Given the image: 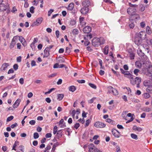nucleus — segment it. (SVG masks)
Instances as JSON below:
<instances>
[{"mask_svg": "<svg viewBox=\"0 0 152 152\" xmlns=\"http://www.w3.org/2000/svg\"><path fill=\"white\" fill-rule=\"evenodd\" d=\"M125 76L130 79V81L131 82V80H132L133 79V75L131 74L129 72Z\"/></svg>", "mask_w": 152, "mask_h": 152, "instance_id": "obj_26", "label": "nucleus"}, {"mask_svg": "<svg viewBox=\"0 0 152 152\" xmlns=\"http://www.w3.org/2000/svg\"><path fill=\"white\" fill-rule=\"evenodd\" d=\"M108 46L106 45L104 49L103 52L105 55H107L108 53Z\"/></svg>", "mask_w": 152, "mask_h": 152, "instance_id": "obj_29", "label": "nucleus"}, {"mask_svg": "<svg viewBox=\"0 0 152 152\" xmlns=\"http://www.w3.org/2000/svg\"><path fill=\"white\" fill-rule=\"evenodd\" d=\"M18 126V124L16 123H15L14 124H12L11 126V127L12 129L17 126Z\"/></svg>", "mask_w": 152, "mask_h": 152, "instance_id": "obj_60", "label": "nucleus"}, {"mask_svg": "<svg viewBox=\"0 0 152 152\" xmlns=\"http://www.w3.org/2000/svg\"><path fill=\"white\" fill-rule=\"evenodd\" d=\"M88 147L89 149H91V150H92V148H96L93 144H89L88 145Z\"/></svg>", "mask_w": 152, "mask_h": 152, "instance_id": "obj_46", "label": "nucleus"}, {"mask_svg": "<svg viewBox=\"0 0 152 152\" xmlns=\"http://www.w3.org/2000/svg\"><path fill=\"white\" fill-rule=\"evenodd\" d=\"M146 42L148 45H151L152 46V39L149 38L147 39Z\"/></svg>", "mask_w": 152, "mask_h": 152, "instance_id": "obj_35", "label": "nucleus"}, {"mask_svg": "<svg viewBox=\"0 0 152 152\" xmlns=\"http://www.w3.org/2000/svg\"><path fill=\"white\" fill-rule=\"evenodd\" d=\"M140 17L138 14H136L134 16H131L129 18V26L131 28H134L135 24L134 22L136 20H139Z\"/></svg>", "mask_w": 152, "mask_h": 152, "instance_id": "obj_2", "label": "nucleus"}, {"mask_svg": "<svg viewBox=\"0 0 152 152\" xmlns=\"http://www.w3.org/2000/svg\"><path fill=\"white\" fill-rule=\"evenodd\" d=\"M77 81L79 83H85V81L84 80H77Z\"/></svg>", "mask_w": 152, "mask_h": 152, "instance_id": "obj_61", "label": "nucleus"}, {"mask_svg": "<svg viewBox=\"0 0 152 152\" xmlns=\"http://www.w3.org/2000/svg\"><path fill=\"white\" fill-rule=\"evenodd\" d=\"M142 72L146 76H150L152 74V64H150L146 68L142 69Z\"/></svg>", "mask_w": 152, "mask_h": 152, "instance_id": "obj_3", "label": "nucleus"}, {"mask_svg": "<svg viewBox=\"0 0 152 152\" xmlns=\"http://www.w3.org/2000/svg\"><path fill=\"white\" fill-rule=\"evenodd\" d=\"M90 122V120L89 119H88L86 121V123L85 125V126L87 127L88 126Z\"/></svg>", "mask_w": 152, "mask_h": 152, "instance_id": "obj_51", "label": "nucleus"}, {"mask_svg": "<svg viewBox=\"0 0 152 152\" xmlns=\"http://www.w3.org/2000/svg\"><path fill=\"white\" fill-rule=\"evenodd\" d=\"M151 110V108L149 107H144V111H145L146 112H149Z\"/></svg>", "mask_w": 152, "mask_h": 152, "instance_id": "obj_49", "label": "nucleus"}, {"mask_svg": "<svg viewBox=\"0 0 152 152\" xmlns=\"http://www.w3.org/2000/svg\"><path fill=\"white\" fill-rule=\"evenodd\" d=\"M43 20V18L42 17L38 18L37 19L36 21L32 23L31 25V26L33 27L34 26L39 25L41 23Z\"/></svg>", "mask_w": 152, "mask_h": 152, "instance_id": "obj_5", "label": "nucleus"}, {"mask_svg": "<svg viewBox=\"0 0 152 152\" xmlns=\"http://www.w3.org/2000/svg\"><path fill=\"white\" fill-rule=\"evenodd\" d=\"M31 65L32 66H34L36 65V62L34 60H32L31 61Z\"/></svg>", "mask_w": 152, "mask_h": 152, "instance_id": "obj_64", "label": "nucleus"}, {"mask_svg": "<svg viewBox=\"0 0 152 152\" xmlns=\"http://www.w3.org/2000/svg\"><path fill=\"white\" fill-rule=\"evenodd\" d=\"M62 130L63 129H61L58 131L56 134L57 138L58 139H59L62 137Z\"/></svg>", "mask_w": 152, "mask_h": 152, "instance_id": "obj_22", "label": "nucleus"}, {"mask_svg": "<svg viewBox=\"0 0 152 152\" xmlns=\"http://www.w3.org/2000/svg\"><path fill=\"white\" fill-rule=\"evenodd\" d=\"M70 48L68 47H66L65 50V53L67 54H69L71 52Z\"/></svg>", "mask_w": 152, "mask_h": 152, "instance_id": "obj_44", "label": "nucleus"}, {"mask_svg": "<svg viewBox=\"0 0 152 152\" xmlns=\"http://www.w3.org/2000/svg\"><path fill=\"white\" fill-rule=\"evenodd\" d=\"M140 25L141 27L143 28L145 27V23L144 22H142L140 23Z\"/></svg>", "mask_w": 152, "mask_h": 152, "instance_id": "obj_59", "label": "nucleus"}, {"mask_svg": "<svg viewBox=\"0 0 152 152\" xmlns=\"http://www.w3.org/2000/svg\"><path fill=\"white\" fill-rule=\"evenodd\" d=\"M94 125L97 128H103L105 126L106 124L101 122L98 121L95 123Z\"/></svg>", "mask_w": 152, "mask_h": 152, "instance_id": "obj_6", "label": "nucleus"}, {"mask_svg": "<svg viewBox=\"0 0 152 152\" xmlns=\"http://www.w3.org/2000/svg\"><path fill=\"white\" fill-rule=\"evenodd\" d=\"M89 11V9L88 7H84L82 8L80 10L81 13L83 15H85L87 14Z\"/></svg>", "mask_w": 152, "mask_h": 152, "instance_id": "obj_13", "label": "nucleus"}, {"mask_svg": "<svg viewBox=\"0 0 152 152\" xmlns=\"http://www.w3.org/2000/svg\"><path fill=\"white\" fill-rule=\"evenodd\" d=\"M18 36H15L12 39L10 46V49H11L14 48L16 43L15 40L18 39Z\"/></svg>", "mask_w": 152, "mask_h": 152, "instance_id": "obj_9", "label": "nucleus"}, {"mask_svg": "<svg viewBox=\"0 0 152 152\" xmlns=\"http://www.w3.org/2000/svg\"><path fill=\"white\" fill-rule=\"evenodd\" d=\"M80 126V124L78 123H77L75 124L74 126V127L76 129H77Z\"/></svg>", "mask_w": 152, "mask_h": 152, "instance_id": "obj_58", "label": "nucleus"}, {"mask_svg": "<svg viewBox=\"0 0 152 152\" xmlns=\"http://www.w3.org/2000/svg\"><path fill=\"white\" fill-rule=\"evenodd\" d=\"M143 96L145 99H148L150 97V95L148 93H145L142 95Z\"/></svg>", "mask_w": 152, "mask_h": 152, "instance_id": "obj_30", "label": "nucleus"}, {"mask_svg": "<svg viewBox=\"0 0 152 152\" xmlns=\"http://www.w3.org/2000/svg\"><path fill=\"white\" fill-rule=\"evenodd\" d=\"M143 39L139 38L138 37H135L134 39V42L137 46L140 45L142 43V41Z\"/></svg>", "mask_w": 152, "mask_h": 152, "instance_id": "obj_12", "label": "nucleus"}, {"mask_svg": "<svg viewBox=\"0 0 152 152\" xmlns=\"http://www.w3.org/2000/svg\"><path fill=\"white\" fill-rule=\"evenodd\" d=\"M19 83L21 85L23 84L24 83V80L23 78H21L19 79Z\"/></svg>", "mask_w": 152, "mask_h": 152, "instance_id": "obj_57", "label": "nucleus"}, {"mask_svg": "<svg viewBox=\"0 0 152 152\" xmlns=\"http://www.w3.org/2000/svg\"><path fill=\"white\" fill-rule=\"evenodd\" d=\"M108 91L110 93H112L115 95H117L118 94V92L113 87L110 86L109 87Z\"/></svg>", "mask_w": 152, "mask_h": 152, "instance_id": "obj_10", "label": "nucleus"}, {"mask_svg": "<svg viewBox=\"0 0 152 152\" xmlns=\"http://www.w3.org/2000/svg\"><path fill=\"white\" fill-rule=\"evenodd\" d=\"M69 90L72 92H74L76 89L75 87L74 86H70L69 88Z\"/></svg>", "mask_w": 152, "mask_h": 152, "instance_id": "obj_32", "label": "nucleus"}, {"mask_svg": "<svg viewBox=\"0 0 152 152\" xmlns=\"http://www.w3.org/2000/svg\"><path fill=\"white\" fill-rule=\"evenodd\" d=\"M129 7L127 10L128 13L131 16H134L136 14L135 13L136 12L138 13L143 11L145 10V7L143 5L141 4L139 6L137 4H133L129 3Z\"/></svg>", "mask_w": 152, "mask_h": 152, "instance_id": "obj_1", "label": "nucleus"}, {"mask_svg": "<svg viewBox=\"0 0 152 152\" xmlns=\"http://www.w3.org/2000/svg\"><path fill=\"white\" fill-rule=\"evenodd\" d=\"M24 147L23 145L19 146L17 150V152H24Z\"/></svg>", "mask_w": 152, "mask_h": 152, "instance_id": "obj_25", "label": "nucleus"}, {"mask_svg": "<svg viewBox=\"0 0 152 152\" xmlns=\"http://www.w3.org/2000/svg\"><path fill=\"white\" fill-rule=\"evenodd\" d=\"M141 45L142 46V47L144 49L145 51L147 52L148 53L150 52V48L149 46L145 44H143Z\"/></svg>", "mask_w": 152, "mask_h": 152, "instance_id": "obj_18", "label": "nucleus"}, {"mask_svg": "<svg viewBox=\"0 0 152 152\" xmlns=\"http://www.w3.org/2000/svg\"><path fill=\"white\" fill-rule=\"evenodd\" d=\"M64 96V94H57V99L59 101L62 100Z\"/></svg>", "mask_w": 152, "mask_h": 152, "instance_id": "obj_27", "label": "nucleus"}, {"mask_svg": "<svg viewBox=\"0 0 152 152\" xmlns=\"http://www.w3.org/2000/svg\"><path fill=\"white\" fill-rule=\"evenodd\" d=\"M140 70L137 69H135L134 71V75H135L136 76H137L138 75V73L139 72Z\"/></svg>", "mask_w": 152, "mask_h": 152, "instance_id": "obj_42", "label": "nucleus"}, {"mask_svg": "<svg viewBox=\"0 0 152 152\" xmlns=\"http://www.w3.org/2000/svg\"><path fill=\"white\" fill-rule=\"evenodd\" d=\"M76 23V21L75 20L72 19L71 20L70 23V25L71 26H73Z\"/></svg>", "mask_w": 152, "mask_h": 152, "instance_id": "obj_38", "label": "nucleus"}, {"mask_svg": "<svg viewBox=\"0 0 152 152\" xmlns=\"http://www.w3.org/2000/svg\"><path fill=\"white\" fill-rule=\"evenodd\" d=\"M150 83L149 81L148 80H145L143 83V85L145 87L149 86H150Z\"/></svg>", "mask_w": 152, "mask_h": 152, "instance_id": "obj_28", "label": "nucleus"}, {"mask_svg": "<svg viewBox=\"0 0 152 152\" xmlns=\"http://www.w3.org/2000/svg\"><path fill=\"white\" fill-rule=\"evenodd\" d=\"M137 53L139 56H144L145 54L142 51V50L139 48L137 50Z\"/></svg>", "mask_w": 152, "mask_h": 152, "instance_id": "obj_23", "label": "nucleus"}, {"mask_svg": "<svg viewBox=\"0 0 152 152\" xmlns=\"http://www.w3.org/2000/svg\"><path fill=\"white\" fill-rule=\"evenodd\" d=\"M87 113H86L84 111H83L82 114V116L83 118H86L87 117L86 114Z\"/></svg>", "mask_w": 152, "mask_h": 152, "instance_id": "obj_63", "label": "nucleus"}, {"mask_svg": "<svg viewBox=\"0 0 152 152\" xmlns=\"http://www.w3.org/2000/svg\"><path fill=\"white\" fill-rule=\"evenodd\" d=\"M18 37H19V40L22 45L24 47H26V46L27 44L25 39L22 36H20Z\"/></svg>", "mask_w": 152, "mask_h": 152, "instance_id": "obj_15", "label": "nucleus"}, {"mask_svg": "<svg viewBox=\"0 0 152 152\" xmlns=\"http://www.w3.org/2000/svg\"><path fill=\"white\" fill-rule=\"evenodd\" d=\"M35 8L33 6H31L30 9V11L32 13H34V10Z\"/></svg>", "mask_w": 152, "mask_h": 152, "instance_id": "obj_48", "label": "nucleus"}, {"mask_svg": "<svg viewBox=\"0 0 152 152\" xmlns=\"http://www.w3.org/2000/svg\"><path fill=\"white\" fill-rule=\"evenodd\" d=\"M134 54L133 52H131L129 55V57L131 59H134Z\"/></svg>", "mask_w": 152, "mask_h": 152, "instance_id": "obj_39", "label": "nucleus"}, {"mask_svg": "<svg viewBox=\"0 0 152 152\" xmlns=\"http://www.w3.org/2000/svg\"><path fill=\"white\" fill-rule=\"evenodd\" d=\"M112 71H113V73L115 75L117 76L119 75V73L118 72L115 71L113 69H111Z\"/></svg>", "mask_w": 152, "mask_h": 152, "instance_id": "obj_52", "label": "nucleus"}, {"mask_svg": "<svg viewBox=\"0 0 152 152\" xmlns=\"http://www.w3.org/2000/svg\"><path fill=\"white\" fill-rule=\"evenodd\" d=\"M20 102V99H18L13 104V107L14 108H17Z\"/></svg>", "mask_w": 152, "mask_h": 152, "instance_id": "obj_19", "label": "nucleus"}, {"mask_svg": "<svg viewBox=\"0 0 152 152\" xmlns=\"http://www.w3.org/2000/svg\"><path fill=\"white\" fill-rule=\"evenodd\" d=\"M9 66V64L8 63H4L2 65L1 67L0 68V70L1 71H4L5 70L8 66Z\"/></svg>", "mask_w": 152, "mask_h": 152, "instance_id": "obj_17", "label": "nucleus"}, {"mask_svg": "<svg viewBox=\"0 0 152 152\" xmlns=\"http://www.w3.org/2000/svg\"><path fill=\"white\" fill-rule=\"evenodd\" d=\"M74 6V4L73 3H70L69 5L68 6L67 9L68 10H69L70 11H71L72 10Z\"/></svg>", "mask_w": 152, "mask_h": 152, "instance_id": "obj_24", "label": "nucleus"}, {"mask_svg": "<svg viewBox=\"0 0 152 152\" xmlns=\"http://www.w3.org/2000/svg\"><path fill=\"white\" fill-rule=\"evenodd\" d=\"M59 145V143L58 142H57L56 143H54L53 146L52 150V151H54L55 150L56 148Z\"/></svg>", "mask_w": 152, "mask_h": 152, "instance_id": "obj_33", "label": "nucleus"}, {"mask_svg": "<svg viewBox=\"0 0 152 152\" xmlns=\"http://www.w3.org/2000/svg\"><path fill=\"white\" fill-rule=\"evenodd\" d=\"M113 134L115 137L116 138H119L121 136L120 133L115 129H113L112 130Z\"/></svg>", "mask_w": 152, "mask_h": 152, "instance_id": "obj_11", "label": "nucleus"}, {"mask_svg": "<svg viewBox=\"0 0 152 152\" xmlns=\"http://www.w3.org/2000/svg\"><path fill=\"white\" fill-rule=\"evenodd\" d=\"M131 137L133 139L137 140L138 139L137 136V135L134 134H131Z\"/></svg>", "mask_w": 152, "mask_h": 152, "instance_id": "obj_36", "label": "nucleus"}, {"mask_svg": "<svg viewBox=\"0 0 152 152\" xmlns=\"http://www.w3.org/2000/svg\"><path fill=\"white\" fill-rule=\"evenodd\" d=\"M135 66L137 67L140 68L142 66L141 63L139 61H137L135 62Z\"/></svg>", "mask_w": 152, "mask_h": 152, "instance_id": "obj_31", "label": "nucleus"}, {"mask_svg": "<svg viewBox=\"0 0 152 152\" xmlns=\"http://www.w3.org/2000/svg\"><path fill=\"white\" fill-rule=\"evenodd\" d=\"M30 47L32 48L33 50H35V46L34 44L32 43L30 45Z\"/></svg>", "mask_w": 152, "mask_h": 152, "instance_id": "obj_50", "label": "nucleus"}, {"mask_svg": "<svg viewBox=\"0 0 152 152\" xmlns=\"http://www.w3.org/2000/svg\"><path fill=\"white\" fill-rule=\"evenodd\" d=\"M120 69L121 73L124 74L125 75H127V74L129 72V71H126L124 70L122 68H120Z\"/></svg>", "mask_w": 152, "mask_h": 152, "instance_id": "obj_37", "label": "nucleus"}, {"mask_svg": "<svg viewBox=\"0 0 152 152\" xmlns=\"http://www.w3.org/2000/svg\"><path fill=\"white\" fill-rule=\"evenodd\" d=\"M50 51L48 48H45L44 50V55L43 56V58L48 57L50 55Z\"/></svg>", "mask_w": 152, "mask_h": 152, "instance_id": "obj_16", "label": "nucleus"}, {"mask_svg": "<svg viewBox=\"0 0 152 152\" xmlns=\"http://www.w3.org/2000/svg\"><path fill=\"white\" fill-rule=\"evenodd\" d=\"M36 123L35 121L34 120H32L30 121L29 122V123L32 125H34Z\"/></svg>", "mask_w": 152, "mask_h": 152, "instance_id": "obj_62", "label": "nucleus"}, {"mask_svg": "<svg viewBox=\"0 0 152 152\" xmlns=\"http://www.w3.org/2000/svg\"><path fill=\"white\" fill-rule=\"evenodd\" d=\"M45 137L47 138H50L51 137L52 134L50 133H48L45 135Z\"/></svg>", "mask_w": 152, "mask_h": 152, "instance_id": "obj_55", "label": "nucleus"}, {"mask_svg": "<svg viewBox=\"0 0 152 152\" xmlns=\"http://www.w3.org/2000/svg\"><path fill=\"white\" fill-rule=\"evenodd\" d=\"M92 29L91 27L88 26H86L83 28V31L85 33H89L91 31Z\"/></svg>", "mask_w": 152, "mask_h": 152, "instance_id": "obj_14", "label": "nucleus"}, {"mask_svg": "<svg viewBox=\"0 0 152 152\" xmlns=\"http://www.w3.org/2000/svg\"><path fill=\"white\" fill-rule=\"evenodd\" d=\"M14 118V117L12 116H11L8 117L7 119V121L9 122L12 120Z\"/></svg>", "mask_w": 152, "mask_h": 152, "instance_id": "obj_45", "label": "nucleus"}, {"mask_svg": "<svg viewBox=\"0 0 152 152\" xmlns=\"http://www.w3.org/2000/svg\"><path fill=\"white\" fill-rule=\"evenodd\" d=\"M100 39L101 45L104 44L105 42V40L102 38H100Z\"/></svg>", "mask_w": 152, "mask_h": 152, "instance_id": "obj_53", "label": "nucleus"}, {"mask_svg": "<svg viewBox=\"0 0 152 152\" xmlns=\"http://www.w3.org/2000/svg\"><path fill=\"white\" fill-rule=\"evenodd\" d=\"M33 137L34 139L38 138L39 137L38 134L37 132L34 133V134Z\"/></svg>", "mask_w": 152, "mask_h": 152, "instance_id": "obj_43", "label": "nucleus"}, {"mask_svg": "<svg viewBox=\"0 0 152 152\" xmlns=\"http://www.w3.org/2000/svg\"><path fill=\"white\" fill-rule=\"evenodd\" d=\"M78 30L77 29L75 28L73 30L72 33L74 35H76L78 34Z\"/></svg>", "mask_w": 152, "mask_h": 152, "instance_id": "obj_34", "label": "nucleus"}, {"mask_svg": "<svg viewBox=\"0 0 152 152\" xmlns=\"http://www.w3.org/2000/svg\"><path fill=\"white\" fill-rule=\"evenodd\" d=\"M57 132V127L56 126H55L53 129V133L55 134Z\"/></svg>", "mask_w": 152, "mask_h": 152, "instance_id": "obj_47", "label": "nucleus"}, {"mask_svg": "<svg viewBox=\"0 0 152 152\" xmlns=\"http://www.w3.org/2000/svg\"><path fill=\"white\" fill-rule=\"evenodd\" d=\"M88 85L92 88L94 89H96V86L94 84L89 83H88Z\"/></svg>", "mask_w": 152, "mask_h": 152, "instance_id": "obj_40", "label": "nucleus"}, {"mask_svg": "<svg viewBox=\"0 0 152 152\" xmlns=\"http://www.w3.org/2000/svg\"><path fill=\"white\" fill-rule=\"evenodd\" d=\"M146 34L143 31H141L138 34H136L135 37H138L139 38L144 39L145 37Z\"/></svg>", "mask_w": 152, "mask_h": 152, "instance_id": "obj_7", "label": "nucleus"}, {"mask_svg": "<svg viewBox=\"0 0 152 152\" xmlns=\"http://www.w3.org/2000/svg\"><path fill=\"white\" fill-rule=\"evenodd\" d=\"M100 40L99 38H94L92 40V44L94 47H98L101 45Z\"/></svg>", "mask_w": 152, "mask_h": 152, "instance_id": "obj_4", "label": "nucleus"}, {"mask_svg": "<svg viewBox=\"0 0 152 152\" xmlns=\"http://www.w3.org/2000/svg\"><path fill=\"white\" fill-rule=\"evenodd\" d=\"M54 11V10L53 9H50V10L48 11V16H50L51 14Z\"/></svg>", "mask_w": 152, "mask_h": 152, "instance_id": "obj_56", "label": "nucleus"}, {"mask_svg": "<svg viewBox=\"0 0 152 152\" xmlns=\"http://www.w3.org/2000/svg\"><path fill=\"white\" fill-rule=\"evenodd\" d=\"M82 5L84 7H88L90 5V2L89 0L83 1L82 2Z\"/></svg>", "mask_w": 152, "mask_h": 152, "instance_id": "obj_21", "label": "nucleus"}, {"mask_svg": "<svg viewBox=\"0 0 152 152\" xmlns=\"http://www.w3.org/2000/svg\"><path fill=\"white\" fill-rule=\"evenodd\" d=\"M141 78L138 77H136L134 79H134L132 80H131V84L132 85H134L137 83H140L141 82Z\"/></svg>", "mask_w": 152, "mask_h": 152, "instance_id": "obj_8", "label": "nucleus"}, {"mask_svg": "<svg viewBox=\"0 0 152 152\" xmlns=\"http://www.w3.org/2000/svg\"><path fill=\"white\" fill-rule=\"evenodd\" d=\"M146 31L147 33L149 34H151L152 33L150 27L148 26L147 27Z\"/></svg>", "mask_w": 152, "mask_h": 152, "instance_id": "obj_41", "label": "nucleus"}, {"mask_svg": "<svg viewBox=\"0 0 152 152\" xmlns=\"http://www.w3.org/2000/svg\"><path fill=\"white\" fill-rule=\"evenodd\" d=\"M0 11L4 12L7 9L6 5H5L4 4L2 3L0 4Z\"/></svg>", "mask_w": 152, "mask_h": 152, "instance_id": "obj_20", "label": "nucleus"}, {"mask_svg": "<svg viewBox=\"0 0 152 152\" xmlns=\"http://www.w3.org/2000/svg\"><path fill=\"white\" fill-rule=\"evenodd\" d=\"M18 65L17 64H15L13 66V68L15 70H16L18 69Z\"/></svg>", "mask_w": 152, "mask_h": 152, "instance_id": "obj_54", "label": "nucleus"}]
</instances>
